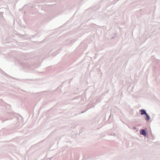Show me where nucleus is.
<instances>
[{
    "mask_svg": "<svg viewBox=\"0 0 160 160\" xmlns=\"http://www.w3.org/2000/svg\"><path fill=\"white\" fill-rule=\"evenodd\" d=\"M140 114L141 115L146 114L147 113L146 112V111L144 110H142L140 111Z\"/></svg>",
    "mask_w": 160,
    "mask_h": 160,
    "instance_id": "obj_1",
    "label": "nucleus"
},
{
    "mask_svg": "<svg viewBox=\"0 0 160 160\" xmlns=\"http://www.w3.org/2000/svg\"><path fill=\"white\" fill-rule=\"evenodd\" d=\"M141 134L143 135H146V132L145 130H142V131Z\"/></svg>",
    "mask_w": 160,
    "mask_h": 160,
    "instance_id": "obj_2",
    "label": "nucleus"
},
{
    "mask_svg": "<svg viewBox=\"0 0 160 160\" xmlns=\"http://www.w3.org/2000/svg\"><path fill=\"white\" fill-rule=\"evenodd\" d=\"M146 118V120H148L150 119V117L148 115V114L147 113L145 114Z\"/></svg>",
    "mask_w": 160,
    "mask_h": 160,
    "instance_id": "obj_3",
    "label": "nucleus"
}]
</instances>
